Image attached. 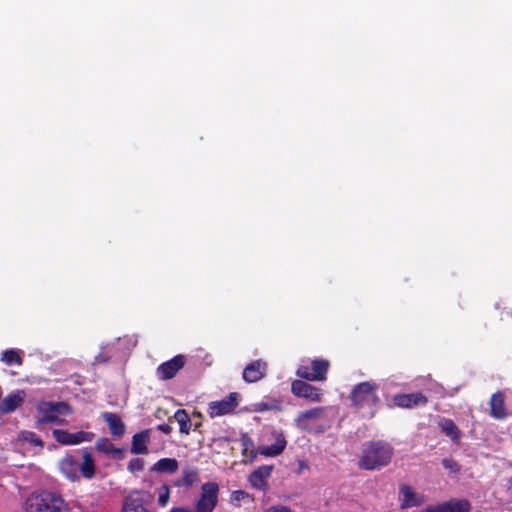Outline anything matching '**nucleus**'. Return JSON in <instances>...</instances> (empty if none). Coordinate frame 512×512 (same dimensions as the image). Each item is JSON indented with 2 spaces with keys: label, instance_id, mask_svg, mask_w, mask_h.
<instances>
[{
  "label": "nucleus",
  "instance_id": "f257e3e1",
  "mask_svg": "<svg viewBox=\"0 0 512 512\" xmlns=\"http://www.w3.org/2000/svg\"><path fill=\"white\" fill-rule=\"evenodd\" d=\"M393 447L384 441H370L362 450L358 460V467L361 470H380L387 466L392 459Z\"/></svg>",
  "mask_w": 512,
  "mask_h": 512
},
{
  "label": "nucleus",
  "instance_id": "f03ea898",
  "mask_svg": "<svg viewBox=\"0 0 512 512\" xmlns=\"http://www.w3.org/2000/svg\"><path fill=\"white\" fill-rule=\"evenodd\" d=\"M28 512H66L67 504L60 494L49 490L33 492L27 499Z\"/></svg>",
  "mask_w": 512,
  "mask_h": 512
},
{
  "label": "nucleus",
  "instance_id": "7ed1b4c3",
  "mask_svg": "<svg viewBox=\"0 0 512 512\" xmlns=\"http://www.w3.org/2000/svg\"><path fill=\"white\" fill-rule=\"evenodd\" d=\"M37 426L45 424L63 425L65 420L60 416H68L73 413L71 406L64 401H40L36 405Z\"/></svg>",
  "mask_w": 512,
  "mask_h": 512
},
{
  "label": "nucleus",
  "instance_id": "20e7f679",
  "mask_svg": "<svg viewBox=\"0 0 512 512\" xmlns=\"http://www.w3.org/2000/svg\"><path fill=\"white\" fill-rule=\"evenodd\" d=\"M377 390L378 385L371 381L355 385L350 393L352 405L358 410L364 408L374 409L380 402Z\"/></svg>",
  "mask_w": 512,
  "mask_h": 512
},
{
  "label": "nucleus",
  "instance_id": "39448f33",
  "mask_svg": "<svg viewBox=\"0 0 512 512\" xmlns=\"http://www.w3.org/2000/svg\"><path fill=\"white\" fill-rule=\"evenodd\" d=\"M329 367L328 360L323 358L314 359L311 361V366L300 365L296 370V375L306 381H325Z\"/></svg>",
  "mask_w": 512,
  "mask_h": 512
},
{
  "label": "nucleus",
  "instance_id": "423d86ee",
  "mask_svg": "<svg viewBox=\"0 0 512 512\" xmlns=\"http://www.w3.org/2000/svg\"><path fill=\"white\" fill-rule=\"evenodd\" d=\"M219 485L216 482L202 484L199 499L195 503L196 512H212L218 504Z\"/></svg>",
  "mask_w": 512,
  "mask_h": 512
},
{
  "label": "nucleus",
  "instance_id": "0eeeda50",
  "mask_svg": "<svg viewBox=\"0 0 512 512\" xmlns=\"http://www.w3.org/2000/svg\"><path fill=\"white\" fill-rule=\"evenodd\" d=\"M240 399L241 396L238 392H231L219 401H212L208 404V415L215 418L231 414L239 405Z\"/></svg>",
  "mask_w": 512,
  "mask_h": 512
},
{
  "label": "nucleus",
  "instance_id": "6e6552de",
  "mask_svg": "<svg viewBox=\"0 0 512 512\" xmlns=\"http://www.w3.org/2000/svg\"><path fill=\"white\" fill-rule=\"evenodd\" d=\"M53 438L61 445H78L83 442H91L95 438V434L90 431H78L70 433L67 430L54 429L52 431Z\"/></svg>",
  "mask_w": 512,
  "mask_h": 512
},
{
  "label": "nucleus",
  "instance_id": "1a4fd4ad",
  "mask_svg": "<svg viewBox=\"0 0 512 512\" xmlns=\"http://www.w3.org/2000/svg\"><path fill=\"white\" fill-rule=\"evenodd\" d=\"M186 357L182 354L174 356L172 359L160 364L156 370L160 380H170L184 367Z\"/></svg>",
  "mask_w": 512,
  "mask_h": 512
},
{
  "label": "nucleus",
  "instance_id": "9d476101",
  "mask_svg": "<svg viewBox=\"0 0 512 512\" xmlns=\"http://www.w3.org/2000/svg\"><path fill=\"white\" fill-rule=\"evenodd\" d=\"M291 392L299 398H305L311 402L321 401L320 389L303 381L301 378L291 383Z\"/></svg>",
  "mask_w": 512,
  "mask_h": 512
},
{
  "label": "nucleus",
  "instance_id": "9b49d317",
  "mask_svg": "<svg viewBox=\"0 0 512 512\" xmlns=\"http://www.w3.org/2000/svg\"><path fill=\"white\" fill-rule=\"evenodd\" d=\"M393 404L399 408L411 409L417 406H425L428 398L422 392L399 393L392 397Z\"/></svg>",
  "mask_w": 512,
  "mask_h": 512
},
{
  "label": "nucleus",
  "instance_id": "f8f14e48",
  "mask_svg": "<svg viewBox=\"0 0 512 512\" xmlns=\"http://www.w3.org/2000/svg\"><path fill=\"white\" fill-rule=\"evenodd\" d=\"M26 393L24 390L18 389L0 401V415L10 414L20 408L25 401Z\"/></svg>",
  "mask_w": 512,
  "mask_h": 512
},
{
  "label": "nucleus",
  "instance_id": "ddd939ff",
  "mask_svg": "<svg viewBox=\"0 0 512 512\" xmlns=\"http://www.w3.org/2000/svg\"><path fill=\"white\" fill-rule=\"evenodd\" d=\"M273 466L263 465L255 469L249 476L250 485L260 491L266 492L269 488L268 479L271 476Z\"/></svg>",
  "mask_w": 512,
  "mask_h": 512
},
{
  "label": "nucleus",
  "instance_id": "4468645a",
  "mask_svg": "<svg viewBox=\"0 0 512 512\" xmlns=\"http://www.w3.org/2000/svg\"><path fill=\"white\" fill-rule=\"evenodd\" d=\"M399 495L401 509L420 506L424 502L423 495L417 494L413 488L407 484L400 485Z\"/></svg>",
  "mask_w": 512,
  "mask_h": 512
},
{
  "label": "nucleus",
  "instance_id": "2eb2a0df",
  "mask_svg": "<svg viewBox=\"0 0 512 512\" xmlns=\"http://www.w3.org/2000/svg\"><path fill=\"white\" fill-rule=\"evenodd\" d=\"M267 372V363L262 360H255L248 364L243 371V379L247 383H255L261 380Z\"/></svg>",
  "mask_w": 512,
  "mask_h": 512
},
{
  "label": "nucleus",
  "instance_id": "dca6fc26",
  "mask_svg": "<svg viewBox=\"0 0 512 512\" xmlns=\"http://www.w3.org/2000/svg\"><path fill=\"white\" fill-rule=\"evenodd\" d=\"M83 461L81 464L78 463V474L84 479L90 480L94 478L96 474L95 459L92 455L91 449L85 447L81 450Z\"/></svg>",
  "mask_w": 512,
  "mask_h": 512
},
{
  "label": "nucleus",
  "instance_id": "f3484780",
  "mask_svg": "<svg viewBox=\"0 0 512 512\" xmlns=\"http://www.w3.org/2000/svg\"><path fill=\"white\" fill-rule=\"evenodd\" d=\"M95 449L106 456L116 460H123L125 458V450L117 448L112 441L107 437H100L95 442Z\"/></svg>",
  "mask_w": 512,
  "mask_h": 512
},
{
  "label": "nucleus",
  "instance_id": "a211bd4d",
  "mask_svg": "<svg viewBox=\"0 0 512 512\" xmlns=\"http://www.w3.org/2000/svg\"><path fill=\"white\" fill-rule=\"evenodd\" d=\"M101 417L108 425L110 434L113 437L120 438L125 434L126 425L117 413L103 412Z\"/></svg>",
  "mask_w": 512,
  "mask_h": 512
},
{
  "label": "nucleus",
  "instance_id": "6ab92c4d",
  "mask_svg": "<svg viewBox=\"0 0 512 512\" xmlns=\"http://www.w3.org/2000/svg\"><path fill=\"white\" fill-rule=\"evenodd\" d=\"M151 430L145 429L132 436L130 451L135 455L148 454V443L150 442Z\"/></svg>",
  "mask_w": 512,
  "mask_h": 512
},
{
  "label": "nucleus",
  "instance_id": "aec40b11",
  "mask_svg": "<svg viewBox=\"0 0 512 512\" xmlns=\"http://www.w3.org/2000/svg\"><path fill=\"white\" fill-rule=\"evenodd\" d=\"M146 495L141 492H133L126 497L122 512H149L145 507Z\"/></svg>",
  "mask_w": 512,
  "mask_h": 512
},
{
  "label": "nucleus",
  "instance_id": "412c9836",
  "mask_svg": "<svg viewBox=\"0 0 512 512\" xmlns=\"http://www.w3.org/2000/svg\"><path fill=\"white\" fill-rule=\"evenodd\" d=\"M437 510L438 512H471L472 505L467 499L452 498L437 504Z\"/></svg>",
  "mask_w": 512,
  "mask_h": 512
},
{
  "label": "nucleus",
  "instance_id": "4be33fe9",
  "mask_svg": "<svg viewBox=\"0 0 512 512\" xmlns=\"http://www.w3.org/2000/svg\"><path fill=\"white\" fill-rule=\"evenodd\" d=\"M490 415L497 420H503L508 416L505 407V395L501 391L492 394L490 398Z\"/></svg>",
  "mask_w": 512,
  "mask_h": 512
},
{
  "label": "nucleus",
  "instance_id": "5701e85b",
  "mask_svg": "<svg viewBox=\"0 0 512 512\" xmlns=\"http://www.w3.org/2000/svg\"><path fill=\"white\" fill-rule=\"evenodd\" d=\"M324 412H325L324 407H314L309 410L300 412L295 419L296 425L300 429L306 430V429H308L310 422L316 421V420H319L320 418H322L324 415Z\"/></svg>",
  "mask_w": 512,
  "mask_h": 512
},
{
  "label": "nucleus",
  "instance_id": "b1692460",
  "mask_svg": "<svg viewBox=\"0 0 512 512\" xmlns=\"http://www.w3.org/2000/svg\"><path fill=\"white\" fill-rule=\"evenodd\" d=\"M61 472L71 481L76 482L80 480L78 474V460L72 456L67 455L60 461Z\"/></svg>",
  "mask_w": 512,
  "mask_h": 512
},
{
  "label": "nucleus",
  "instance_id": "393cba45",
  "mask_svg": "<svg viewBox=\"0 0 512 512\" xmlns=\"http://www.w3.org/2000/svg\"><path fill=\"white\" fill-rule=\"evenodd\" d=\"M179 468V463L175 458H161L154 463L150 471L157 473L173 474Z\"/></svg>",
  "mask_w": 512,
  "mask_h": 512
},
{
  "label": "nucleus",
  "instance_id": "a878e982",
  "mask_svg": "<svg viewBox=\"0 0 512 512\" xmlns=\"http://www.w3.org/2000/svg\"><path fill=\"white\" fill-rule=\"evenodd\" d=\"M200 480L199 472L196 468H185L182 471V477L174 481L176 487H191Z\"/></svg>",
  "mask_w": 512,
  "mask_h": 512
},
{
  "label": "nucleus",
  "instance_id": "bb28decb",
  "mask_svg": "<svg viewBox=\"0 0 512 512\" xmlns=\"http://www.w3.org/2000/svg\"><path fill=\"white\" fill-rule=\"evenodd\" d=\"M174 418L179 424L180 433L188 435L193 424L187 411L185 409H178L174 414Z\"/></svg>",
  "mask_w": 512,
  "mask_h": 512
},
{
  "label": "nucleus",
  "instance_id": "cd10ccee",
  "mask_svg": "<svg viewBox=\"0 0 512 512\" xmlns=\"http://www.w3.org/2000/svg\"><path fill=\"white\" fill-rule=\"evenodd\" d=\"M0 360L4 362L6 365H22L23 358L21 352L17 349H8L4 351L1 355Z\"/></svg>",
  "mask_w": 512,
  "mask_h": 512
},
{
  "label": "nucleus",
  "instance_id": "c85d7f7f",
  "mask_svg": "<svg viewBox=\"0 0 512 512\" xmlns=\"http://www.w3.org/2000/svg\"><path fill=\"white\" fill-rule=\"evenodd\" d=\"M441 430L453 440H458L460 437V431L458 427L455 425L453 420L448 418H443L439 423Z\"/></svg>",
  "mask_w": 512,
  "mask_h": 512
},
{
  "label": "nucleus",
  "instance_id": "c756f323",
  "mask_svg": "<svg viewBox=\"0 0 512 512\" xmlns=\"http://www.w3.org/2000/svg\"><path fill=\"white\" fill-rule=\"evenodd\" d=\"M285 447V439L279 438L274 444L264 447L261 453L265 456L274 457L280 455L284 451Z\"/></svg>",
  "mask_w": 512,
  "mask_h": 512
},
{
  "label": "nucleus",
  "instance_id": "7c9ffc66",
  "mask_svg": "<svg viewBox=\"0 0 512 512\" xmlns=\"http://www.w3.org/2000/svg\"><path fill=\"white\" fill-rule=\"evenodd\" d=\"M170 498V488L168 485H162L159 488L158 504L162 507L166 506Z\"/></svg>",
  "mask_w": 512,
  "mask_h": 512
},
{
  "label": "nucleus",
  "instance_id": "2f4dec72",
  "mask_svg": "<svg viewBox=\"0 0 512 512\" xmlns=\"http://www.w3.org/2000/svg\"><path fill=\"white\" fill-rule=\"evenodd\" d=\"M145 462L141 458H133L128 463V470L131 473L140 472L144 469Z\"/></svg>",
  "mask_w": 512,
  "mask_h": 512
},
{
  "label": "nucleus",
  "instance_id": "473e14b6",
  "mask_svg": "<svg viewBox=\"0 0 512 512\" xmlns=\"http://www.w3.org/2000/svg\"><path fill=\"white\" fill-rule=\"evenodd\" d=\"M442 465L445 469H448L453 473H459L461 470L460 465L452 458L443 459Z\"/></svg>",
  "mask_w": 512,
  "mask_h": 512
},
{
  "label": "nucleus",
  "instance_id": "72a5a7b5",
  "mask_svg": "<svg viewBox=\"0 0 512 512\" xmlns=\"http://www.w3.org/2000/svg\"><path fill=\"white\" fill-rule=\"evenodd\" d=\"M25 439L34 446H38L41 448L44 446V442L42 441V439L34 432H28Z\"/></svg>",
  "mask_w": 512,
  "mask_h": 512
},
{
  "label": "nucleus",
  "instance_id": "f704fd0d",
  "mask_svg": "<svg viewBox=\"0 0 512 512\" xmlns=\"http://www.w3.org/2000/svg\"><path fill=\"white\" fill-rule=\"evenodd\" d=\"M263 512H293L288 506L272 505L265 509Z\"/></svg>",
  "mask_w": 512,
  "mask_h": 512
},
{
  "label": "nucleus",
  "instance_id": "c9c22d12",
  "mask_svg": "<svg viewBox=\"0 0 512 512\" xmlns=\"http://www.w3.org/2000/svg\"><path fill=\"white\" fill-rule=\"evenodd\" d=\"M248 497V493L243 490H237L232 493V500L241 501Z\"/></svg>",
  "mask_w": 512,
  "mask_h": 512
},
{
  "label": "nucleus",
  "instance_id": "e433bc0d",
  "mask_svg": "<svg viewBox=\"0 0 512 512\" xmlns=\"http://www.w3.org/2000/svg\"><path fill=\"white\" fill-rule=\"evenodd\" d=\"M193 417L196 418V421H197V422L193 423V430L196 431L202 426V422H201L202 413L195 411V412H193Z\"/></svg>",
  "mask_w": 512,
  "mask_h": 512
},
{
  "label": "nucleus",
  "instance_id": "4c0bfd02",
  "mask_svg": "<svg viewBox=\"0 0 512 512\" xmlns=\"http://www.w3.org/2000/svg\"><path fill=\"white\" fill-rule=\"evenodd\" d=\"M502 319L512 317V305L504 306L501 310Z\"/></svg>",
  "mask_w": 512,
  "mask_h": 512
},
{
  "label": "nucleus",
  "instance_id": "58836bf2",
  "mask_svg": "<svg viewBox=\"0 0 512 512\" xmlns=\"http://www.w3.org/2000/svg\"><path fill=\"white\" fill-rule=\"evenodd\" d=\"M298 465H299V470H298L297 474H301V472L303 470L309 469V465L305 460H299Z\"/></svg>",
  "mask_w": 512,
  "mask_h": 512
},
{
  "label": "nucleus",
  "instance_id": "ea45409f",
  "mask_svg": "<svg viewBox=\"0 0 512 512\" xmlns=\"http://www.w3.org/2000/svg\"><path fill=\"white\" fill-rule=\"evenodd\" d=\"M157 428H158V430H160L161 432H163L165 434H169L172 430L168 424H160V425H158Z\"/></svg>",
  "mask_w": 512,
  "mask_h": 512
},
{
  "label": "nucleus",
  "instance_id": "a19ab883",
  "mask_svg": "<svg viewBox=\"0 0 512 512\" xmlns=\"http://www.w3.org/2000/svg\"><path fill=\"white\" fill-rule=\"evenodd\" d=\"M269 409H270L269 405L267 403H263L262 402V403H258L257 404V409L256 410L257 411H266V410H269Z\"/></svg>",
  "mask_w": 512,
  "mask_h": 512
},
{
  "label": "nucleus",
  "instance_id": "79ce46f5",
  "mask_svg": "<svg viewBox=\"0 0 512 512\" xmlns=\"http://www.w3.org/2000/svg\"><path fill=\"white\" fill-rule=\"evenodd\" d=\"M95 359H96V361H97L98 363H106V362L108 361V359H109V358H108V357H106V356H104L103 354H99V355H97V356H96V358H95Z\"/></svg>",
  "mask_w": 512,
  "mask_h": 512
},
{
  "label": "nucleus",
  "instance_id": "37998d69",
  "mask_svg": "<svg viewBox=\"0 0 512 512\" xmlns=\"http://www.w3.org/2000/svg\"><path fill=\"white\" fill-rule=\"evenodd\" d=\"M170 512H196V511H192L187 508L177 507V508H173Z\"/></svg>",
  "mask_w": 512,
  "mask_h": 512
},
{
  "label": "nucleus",
  "instance_id": "c03bdc74",
  "mask_svg": "<svg viewBox=\"0 0 512 512\" xmlns=\"http://www.w3.org/2000/svg\"><path fill=\"white\" fill-rule=\"evenodd\" d=\"M509 482L512 484V479H510V481H509Z\"/></svg>",
  "mask_w": 512,
  "mask_h": 512
}]
</instances>
